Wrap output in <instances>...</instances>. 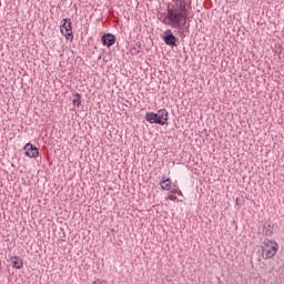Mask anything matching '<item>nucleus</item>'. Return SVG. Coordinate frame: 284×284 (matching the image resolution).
<instances>
[{"mask_svg":"<svg viewBox=\"0 0 284 284\" xmlns=\"http://www.w3.org/2000/svg\"><path fill=\"white\" fill-rule=\"evenodd\" d=\"M93 284H106V282L105 281H101V280H95L93 282Z\"/></svg>","mask_w":284,"mask_h":284,"instance_id":"obj_12","label":"nucleus"},{"mask_svg":"<svg viewBox=\"0 0 284 284\" xmlns=\"http://www.w3.org/2000/svg\"><path fill=\"white\" fill-rule=\"evenodd\" d=\"M160 21L165 26L181 30L187 23V3L184 0H173L166 14H162Z\"/></svg>","mask_w":284,"mask_h":284,"instance_id":"obj_1","label":"nucleus"},{"mask_svg":"<svg viewBox=\"0 0 284 284\" xmlns=\"http://www.w3.org/2000/svg\"><path fill=\"white\" fill-rule=\"evenodd\" d=\"M11 262L12 267H14L16 270H21V267H23V258H21L20 256L11 257Z\"/></svg>","mask_w":284,"mask_h":284,"instance_id":"obj_7","label":"nucleus"},{"mask_svg":"<svg viewBox=\"0 0 284 284\" xmlns=\"http://www.w3.org/2000/svg\"><path fill=\"white\" fill-rule=\"evenodd\" d=\"M73 104L79 108L81 105V94L77 93L75 99L73 100Z\"/></svg>","mask_w":284,"mask_h":284,"instance_id":"obj_10","label":"nucleus"},{"mask_svg":"<svg viewBox=\"0 0 284 284\" xmlns=\"http://www.w3.org/2000/svg\"><path fill=\"white\" fill-rule=\"evenodd\" d=\"M101 41L103 45L111 48V45H114V43H116V37L112 33H106L102 36Z\"/></svg>","mask_w":284,"mask_h":284,"instance_id":"obj_6","label":"nucleus"},{"mask_svg":"<svg viewBox=\"0 0 284 284\" xmlns=\"http://www.w3.org/2000/svg\"><path fill=\"white\" fill-rule=\"evenodd\" d=\"M63 22L61 32L64 34L65 39H70V37H72V22L68 19H63Z\"/></svg>","mask_w":284,"mask_h":284,"instance_id":"obj_4","label":"nucleus"},{"mask_svg":"<svg viewBox=\"0 0 284 284\" xmlns=\"http://www.w3.org/2000/svg\"><path fill=\"white\" fill-rule=\"evenodd\" d=\"M168 199H169V201H176V195H174V194H170L169 196H168Z\"/></svg>","mask_w":284,"mask_h":284,"instance_id":"obj_11","label":"nucleus"},{"mask_svg":"<svg viewBox=\"0 0 284 284\" xmlns=\"http://www.w3.org/2000/svg\"><path fill=\"white\" fill-rule=\"evenodd\" d=\"M24 150L26 155L29 156L30 159H37V156H39V149L32 145V143H27Z\"/></svg>","mask_w":284,"mask_h":284,"instance_id":"obj_5","label":"nucleus"},{"mask_svg":"<svg viewBox=\"0 0 284 284\" xmlns=\"http://www.w3.org/2000/svg\"><path fill=\"white\" fill-rule=\"evenodd\" d=\"M168 110L165 109H161L158 111V113L154 112H148L145 114V120L149 123H158V125H165V123H168Z\"/></svg>","mask_w":284,"mask_h":284,"instance_id":"obj_3","label":"nucleus"},{"mask_svg":"<svg viewBox=\"0 0 284 284\" xmlns=\"http://www.w3.org/2000/svg\"><path fill=\"white\" fill-rule=\"evenodd\" d=\"M178 196H183V192L181 190L178 191Z\"/></svg>","mask_w":284,"mask_h":284,"instance_id":"obj_14","label":"nucleus"},{"mask_svg":"<svg viewBox=\"0 0 284 284\" xmlns=\"http://www.w3.org/2000/svg\"><path fill=\"white\" fill-rule=\"evenodd\" d=\"M261 248H262V258H264V261H267L276 256V253L278 252V243L272 240H264L261 245Z\"/></svg>","mask_w":284,"mask_h":284,"instance_id":"obj_2","label":"nucleus"},{"mask_svg":"<svg viewBox=\"0 0 284 284\" xmlns=\"http://www.w3.org/2000/svg\"><path fill=\"white\" fill-rule=\"evenodd\" d=\"M171 193H172V194H179V190L173 189V190L171 191Z\"/></svg>","mask_w":284,"mask_h":284,"instance_id":"obj_13","label":"nucleus"},{"mask_svg":"<svg viewBox=\"0 0 284 284\" xmlns=\"http://www.w3.org/2000/svg\"><path fill=\"white\" fill-rule=\"evenodd\" d=\"M160 185H161V190L169 192V190H172V180H170L169 178H164L162 179Z\"/></svg>","mask_w":284,"mask_h":284,"instance_id":"obj_8","label":"nucleus"},{"mask_svg":"<svg viewBox=\"0 0 284 284\" xmlns=\"http://www.w3.org/2000/svg\"><path fill=\"white\" fill-rule=\"evenodd\" d=\"M166 32H168L169 34H171V33H172V30H168Z\"/></svg>","mask_w":284,"mask_h":284,"instance_id":"obj_15","label":"nucleus"},{"mask_svg":"<svg viewBox=\"0 0 284 284\" xmlns=\"http://www.w3.org/2000/svg\"><path fill=\"white\" fill-rule=\"evenodd\" d=\"M164 43H166V45H171V48H174V45H176V37H174L172 33L165 36Z\"/></svg>","mask_w":284,"mask_h":284,"instance_id":"obj_9","label":"nucleus"}]
</instances>
